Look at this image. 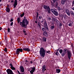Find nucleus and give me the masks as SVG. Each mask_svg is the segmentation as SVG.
<instances>
[{
  "instance_id": "1",
  "label": "nucleus",
  "mask_w": 74,
  "mask_h": 74,
  "mask_svg": "<svg viewBox=\"0 0 74 74\" xmlns=\"http://www.w3.org/2000/svg\"><path fill=\"white\" fill-rule=\"evenodd\" d=\"M46 51L45 49L42 47L40 48V50L39 51V53L41 57L42 58H44L45 55V52Z\"/></svg>"
},
{
  "instance_id": "2",
  "label": "nucleus",
  "mask_w": 74,
  "mask_h": 74,
  "mask_svg": "<svg viewBox=\"0 0 74 74\" xmlns=\"http://www.w3.org/2000/svg\"><path fill=\"white\" fill-rule=\"evenodd\" d=\"M25 23H27V25H28V24H29V21H27V19H23L22 21V22H21L20 23V25H21L22 27H25L26 26Z\"/></svg>"
},
{
  "instance_id": "3",
  "label": "nucleus",
  "mask_w": 74,
  "mask_h": 74,
  "mask_svg": "<svg viewBox=\"0 0 74 74\" xmlns=\"http://www.w3.org/2000/svg\"><path fill=\"white\" fill-rule=\"evenodd\" d=\"M50 11L51 12H52L55 16H58L59 15V13L58 12V11H56L53 9H51Z\"/></svg>"
},
{
  "instance_id": "4",
  "label": "nucleus",
  "mask_w": 74,
  "mask_h": 74,
  "mask_svg": "<svg viewBox=\"0 0 74 74\" xmlns=\"http://www.w3.org/2000/svg\"><path fill=\"white\" fill-rule=\"evenodd\" d=\"M23 49H22L18 48L16 49V53L17 55H19L20 52H23Z\"/></svg>"
},
{
  "instance_id": "5",
  "label": "nucleus",
  "mask_w": 74,
  "mask_h": 74,
  "mask_svg": "<svg viewBox=\"0 0 74 74\" xmlns=\"http://www.w3.org/2000/svg\"><path fill=\"white\" fill-rule=\"evenodd\" d=\"M31 69H32L31 71H30V72L31 74H33V72H34V71L36 70V67L34 66L33 67H31Z\"/></svg>"
},
{
  "instance_id": "6",
  "label": "nucleus",
  "mask_w": 74,
  "mask_h": 74,
  "mask_svg": "<svg viewBox=\"0 0 74 74\" xmlns=\"http://www.w3.org/2000/svg\"><path fill=\"white\" fill-rule=\"evenodd\" d=\"M67 55L68 58L70 60L71 58V52L69 51H67Z\"/></svg>"
},
{
  "instance_id": "7",
  "label": "nucleus",
  "mask_w": 74,
  "mask_h": 74,
  "mask_svg": "<svg viewBox=\"0 0 74 74\" xmlns=\"http://www.w3.org/2000/svg\"><path fill=\"white\" fill-rule=\"evenodd\" d=\"M6 72H7L8 74H14L12 71L10 69H8L7 70Z\"/></svg>"
},
{
  "instance_id": "8",
  "label": "nucleus",
  "mask_w": 74,
  "mask_h": 74,
  "mask_svg": "<svg viewBox=\"0 0 74 74\" xmlns=\"http://www.w3.org/2000/svg\"><path fill=\"white\" fill-rule=\"evenodd\" d=\"M56 1V0H52V1H51V3L52 7L55 6V4H55V3Z\"/></svg>"
},
{
  "instance_id": "9",
  "label": "nucleus",
  "mask_w": 74,
  "mask_h": 74,
  "mask_svg": "<svg viewBox=\"0 0 74 74\" xmlns=\"http://www.w3.org/2000/svg\"><path fill=\"white\" fill-rule=\"evenodd\" d=\"M44 26L47 30V31H49V29L48 28V25H47V23L46 21L45 22Z\"/></svg>"
},
{
  "instance_id": "10",
  "label": "nucleus",
  "mask_w": 74,
  "mask_h": 74,
  "mask_svg": "<svg viewBox=\"0 0 74 74\" xmlns=\"http://www.w3.org/2000/svg\"><path fill=\"white\" fill-rule=\"evenodd\" d=\"M43 36L45 37H48V32L46 31H45L43 33Z\"/></svg>"
},
{
  "instance_id": "11",
  "label": "nucleus",
  "mask_w": 74,
  "mask_h": 74,
  "mask_svg": "<svg viewBox=\"0 0 74 74\" xmlns=\"http://www.w3.org/2000/svg\"><path fill=\"white\" fill-rule=\"evenodd\" d=\"M65 12H66L67 15H68V16H70V13L69 10L67 9H66L65 10Z\"/></svg>"
},
{
  "instance_id": "12",
  "label": "nucleus",
  "mask_w": 74,
  "mask_h": 74,
  "mask_svg": "<svg viewBox=\"0 0 74 74\" xmlns=\"http://www.w3.org/2000/svg\"><path fill=\"white\" fill-rule=\"evenodd\" d=\"M23 50L25 51H27V52H30V49L28 48H23Z\"/></svg>"
},
{
  "instance_id": "13",
  "label": "nucleus",
  "mask_w": 74,
  "mask_h": 74,
  "mask_svg": "<svg viewBox=\"0 0 74 74\" xmlns=\"http://www.w3.org/2000/svg\"><path fill=\"white\" fill-rule=\"evenodd\" d=\"M20 68L21 72H22V73L24 72L25 71V69H24V68H23V66H20Z\"/></svg>"
},
{
  "instance_id": "14",
  "label": "nucleus",
  "mask_w": 74,
  "mask_h": 74,
  "mask_svg": "<svg viewBox=\"0 0 74 74\" xmlns=\"http://www.w3.org/2000/svg\"><path fill=\"white\" fill-rule=\"evenodd\" d=\"M14 4L13 5L14 8H16V5H18V3L17 2V0H15L14 1Z\"/></svg>"
},
{
  "instance_id": "15",
  "label": "nucleus",
  "mask_w": 74,
  "mask_h": 74,
  "mask_svg": "<svg viewBox=\"0 0 74 74\" xmlns=\"http://www.w3.org/2000/svg\"><path fill=\"white\" fill-rule=\"evenodd\" d=\"M45 70H46V66H45V65H44L42 66V72L44 73V71H45Z\"/></svg>"
},
{
  "instance_id": "16",
  "label": "nucleus",
  "mask_w": 74,
  "mask_h": 74,
  "mask_svg": "<svg viewBox=\"0 0 74 74\" xmlns=\"http://www.w3.org/2000/svg\"><path fill=\"white\" fill-rule=\"evenodd\" d=\"M8 7H9V6L8 5V7L6 8V12H7L9 13V12H10V8Z\"/></svg>"
},
{
  "instance_id": "17",
  "label": "nucleus",
  "mask_w": 74,
  "mask_h": 74,
  "mask_svg": "<svg viewBox=\"0 0 74 74\" xmlns=\"http://www.w3.org/2000/svg\"><path fill=\"white\" fill-rule=\"evenodd\" d=\"M42 42H46L47 41V38L45 37H43L42 39L41 40Z\"/></svg>"
},
{
  "instance_id": "18",
  "label": "nucleus",
  "mask_w": 74,
  "mask_h": 74,
  "mask_svg": "<svg viewBox=\"0 0 74 74\" xmlns=\"http://www.w3.org/2000/svg\"><path fill=\"white\" fill-rule=\"evenodd\" d=\"M66 0H62L61 4H62V5H64V4L66 3Z\"/></svg>"
},
{
  "instance_id": "19",
  "label": "nucleus",
  "mask_w": 74,
  "mask_h": 74,
  "mask_svg": "<svg viewBox=\"0 0 74 74\" xmlns=\"http://www.w3.org/2000/svg\"><path fill=\"white\" fill-rule=\"evenodd\" d=\"M54 6L53 7H56V8H57V7H58V2H56L55 4V5H54Z\"/></svg>"
},
{
  "instance_id": "20",
  "label": "nucleus",
  "mask_w": 74,
  "mask_h": 74,
  "mask_svg": "<svg viewBox=\"0 0 74 74\" xmlns=\"http://www.w3.org/2000/svg\"><path fill=\"white\" fill-rule=\"evenodd\" d=\"M42 7L43 8H45V10H47V8H48V6H47V5H43Z\"/></svg>"
},
{
  "instance_id": "21",
  "label": "nucleus",
  "mask_w": 74,
  "mask_h": 74,
  "mask_svg": "<svg viewBox=\"0 0 74 74\" xmlns=\"http://www.w3.org/2000/svg\"><path fill=\"white\" fill-rule=\"evenodd\" d=\"M56 72L57 73H59L60 72V70L59 69H56Z\"/></svg>"
},
{
  "instance_id": "22",
  "label": "nucleus",
  "mask_w": 74,
  "mask_h": 74,
  "mask_svg": "<svg viewBox=\"0 0 74 74\" xmlns=\"http://www.w3.org/2000/svg\"><path fill=\"white\" fill-rule=\"evenodd\" d=\"M73 15V16H74V12L72 11H70V15Z\"/></svg>"
},
{
  "instance_id": "23",
  "label": "nucleus",
  "mask_w": 74,
  "mask_h": 74,
  "mask_svg": "<svg viewBox=\"0 0 74 74\" xmlns=\"http://www.w3.org/2000/svg\"><path fill=\"white\" fill-rule=\"evenodd\" d=\"M54 28H55V25L51 26L50 27L51 30H54Z\"/></svg>"
},
{
  "instance_id": "24",
  "label": "nucleus",
  "mask_w": 74,
  "mask_h": 74,
  "mask_svg": "<svg viewBox=\"0 0 74 74\" xmlns=\"http://www.w3.org/2000/svg\"><path fill=\"white\" fill-rule=\"evenodd\" d=\"M60 16L61 17V20H63V17H64L63 14H61Z\"/></svg>"
},
{
  "instance_id": "25",
  "label": "nucleus",
  "mask_w": 74,
  "mask_h": 74,
  "mask_svg": "<svg viewBox=\"0 0 74 74\" xmlns=\"http://www.w3.org/2000/svg\"><path fill=\"white\" fill-rule=\"evenodd\" d=\"M46 30L47 29H46L45 28L43 27L42 28V31H43V32H46Z\"/></svg>"
},
{
  "instance_id": "26",
  "label": "nucleus",
  "mask_w": 74,
  "mask_h": 74,
  "mask_svg": "<svg viewBox=\"0 0 74 74\" xmlns=\"http://www.w3.org/2000/svg\"><path fill=\"white\" fill-rule=\"evenodd\" d=\"M25 15V13L24 12H23V13L22 14H21L20 15V17H21V18L23 17V16Z\"/></svg>"
},
{
  "instance_id": "27",
  "label": "nucleus",
  "mask_w": 74,
  "mask_h": 74,
  "mask_svg": "<svg viewBox=\"0 0 74 74\" xmlns=\"http://www.w3.org/2000/svg\"><path fill=\"white\" fill-rule=\"evenodd\" d=\"M67 51V49H64L63 50V52L65 53H66V51Z\"/></svg>"
},
{
  "instance_id": "28",
  "label": "nucleus",
  "mask_w": 74,
  "mask_h": 74,
  "mask_svg": "<svg viewBox=\"0 0 74 74\" xmlns=\"http://www.w3.org/2000/svg\"><path fill=\"white\" fill-rule=\"evenodd\" d=\"M50 23H51V25H50L51 26H54V23H53V22H51Z\"/></svg>"
},
{
  "instance_id": "29",
  "label": "nucleus",
  "mask_w": 74,
  "mask_h": 74,
  "mask_svg": "<svg viewBox=\"0 0 74 74\" xmlns=\"http://www.w3.org/2000/svg\"><path fill=\"white\" fill-rule=\"evenodd\" d=\"M59 22L60 23L59 24V25L60 26H62V23H60V22L59 21H57V22Z\"/></svg>"
},
{
  "instance_id": "30",
  "label": "nucleus",
  "mask_w": 74,
  "mask_h": 74,
  "mask_svg": "<svg viewBox=\"0 0 74 74\" xmlns=\"http://www.w3.org/2000/svg\"><path fill=\"white\" fill-rule=\"evenodd\" d=\"M63 15L64 16V19H66V18H67V15L66 14H63Z\"/></svg>"
},
{
  "instance_id": "31",
  "label": "nucleus",
  "mask_w": 74,
  "mask_h": 74,
  "mask_svg": "<svg viewBox=\"0 0 74 74\" xmlns=\"http://www.w3.org/2000/svg\"><path fill=\"white\" fill-rule=\"evenodd\" d=\"M65 55V52H63L62 53V54H61V55H62V56H64V55Z\"/></svg>"
},
{
  "instance_id": "32",
  "label": "nucleus",
  "mask_w": 74,
  "mask_h": 74,
  "mask_svg": "<svg viewBox=\"0 0 74 74\" xmlns=\"http://www.w3.org/2000/svg\"><path fill=\"white\" fill-rule=\"evenodd\" d=\"M55 55H56V56H59V53H58V51H56V52Z\"/></svg>"
},
{
  "instance_id": "33",
  "label": "nucleus",
  "mask_w": 74,
  "mask_h": 74,
  "mask_svg": "<svg viewBox=\"0 0 74 74\" xmlns=\"http://www.w3.org/2000/svg\"><path fill=\"white\" fill-rule=\"evenodd\" d=\"M28 62H29V61H28L27 60H25V64H26V65H27V64H28L27 63Z\"/></svg>"
},
{
  "instance_id": "34",
  "label": "nucleus",
  "mask_w": 74,
  "mask_h": 74,
  "mask_svg": "<svg viewBox=\"0 0 74 74\" xmlns=\"http://www.w3.org/2000/svg\"><path fill=\"white\" fill-rule=\"evenodd\" d=\"M36 17H38V16L39 15V13H38V12H36Z\"/></svg>"
},
{
  "instance_id": "35",
  "label": "nucleus",
  "mask_w": 74,
  "mask_h": 74,
  "mask_svg": "<svg viewBox=\"0 0 74 74\" xmlns=\"http://www.w3.org/2000/svg\"><path fill=\"white\" fill-rule=\"evenodd\" d=\"M8 33H11V31H10V28H8Z\"/></svg>"
},
{
  "instance_id": "36",
  "label": "nucleus",
  "mask_w": 74,
  "mask_h": 74,
  "mask_svg": "<svg viewBox=\"0 0 74 74\" xmlns=\"http://www.w3.org/2000/svg\"><path fill=\"white\" fill-rule=\"evenodd\" d=\"M58 7L57 8L58 9V10L59 11H60L61 10V8H60L59 7Z\"/></svg>"
},
{
  "instance_id": "37",
  "label": "nucleus",
  "mask_w": 74,
  "mask_h": 74,
  "mask_svg": "<svg viewBox=\"0 0 74 74\" xmlns=\"http://www.w3.org/2000/svg\"><path fill=\"white\" fill-rule=\"evenodd\" d=\"M59 51L60 53H62L63 52V50L62 49H60Z\"/></svg>"
},
{
  "instance_id": "38",
  "label": "nucleus",
  "mask_w": 74,
  "mask_h": 74,
  "mask_svg": "<svg viewBox=\"0 0 74 74\" xmlns=\"http://www.w3.org/2000/svg\"><path fill=\"white\" fill-rule=\"evenodd\" d=\"M11 69H12V70H15V67L12 66V67H11Z\"/></svg>"
},
{
  "instance_id": "39",
  "label": "nucleus",
  "mask_w": 74,
  "mask_h": 74,
  "mask_svg": "<svg viewBox=\"0 0 74 74\" xmlns=\"http://www.w3.org/2000/svg\"><path fill=\"white\" fill-rule=\"evenodd\" d=\"M4 51L5 52H7L8 50L6 47L5 48Z\"/></svg>"
},
{
  "instance_id": "40",
  "label": "nucleus",
  "mask_w": 74,
  "mask_h": 74,
  "mask_svg": "<svg viewBox=\"0 0 74 74\" xmlns=\"http://www.w3.org/2000/svg\"><path fill=\"white\" fill-rule=\"evenodd\" d=\"M47 53H49V54H50L51 53V51H50V50H48V51H47Z\"/></svg>"
},
{
  "instance_id": "41",
  "label": "nucleus",
  "mask_w": 74,
  "mask_h": 74,
  "mask_svg": "<svg viewBox=\"0 0 74 74\" xmlns=\"http://www.w3.org/2000/svg\"><path fill=\"white\" fill-rule=\"evenodd\" d=\"M68 26H69L71 27L72 26H73V25H72V23H70L69 24Z\"/></svg>"
},
{
  "instance_id": "42",
  "label": "nucleus",
  "mask_w": 74,
  "mask_h": 74,
  "mask_svg": "<svg viewBox=\"0 0 74 74\" xmlns=\"http://www.w3.org/2000/svg\"><path fill=\"white\" fill-rule=\"evenodd\" d=\"M47 11H48V10H50V8H49V6H48V8L47 9Z\"/></svg>"
},
{
  "instance_id": "43",
  "label": "nucleus",
  "mask_w": 74,
  "mask_h": 74,
  "mask_svg": "<svg viewBox=\"0 0 74 74\" xmlns=\"http://www.w3.org/2000/svg\"><path fill=\"white\" fill-rule=\"evenodd\" d=\"M38 26H39V27H40V22H38Z\"/></svg>"
},
{
  "instance_id": "44",
  "label": "nucleus",
  "mask_w": 74,
  "mask_h": 74,
  "mask_svg": "<svg viewBox=\"0 0 74 74\" xmlns=\"http://www.w3.org/2000/svg\"><path fill=\"white\" fill-rule=\"evenodd\" d=\"M47 11L48 13H49V14H51V9L48 10H47Z\"/></svg>"
},
{
  "instance_id": "45",
  "label": "nucleus",
  "mask_w": 74,
  "mask_h": 74,
  "mask_svg": "<svg viewBox=\"0 0 74 74\" xmlns=\"http://www.w3.org/2000/svg\"><path fill=\"white\" fill-rule=\"evenodd\" d=\"M17 21H21V19H20V18L18 17L17 19Z\"/></svg>"
},
{
  "instance_id": "46",
  "label": "nucleus",
  "mask_w": 74,
  "mask_h": 74,
  "mask_svg": "<svg viewBox=\"0 0 74 74\" xmlns=\"http://www.w3.org/2000/svg\"><path fill=\"white\" fill-rule=\"evenodd\" d=\"M42 18V16H40L39 17V19L41 20Z\"/></svg>"
},
{
  "instance_id": "47",
  "label": "nucleus",
  "mask_w": 74,
  "mask_h": 74,
  "mask_svg": "<svg viewBox=\"0 0 74 74\" xmlns=\"http://www.w3.org/2000/svg\"><path fill=\"white\" fill-rule=\"evenodd\" d=\"M23 33H26V31L25 30V29H23Z\"/></svg>"
},
{
  "instance_id": "48",
  "label": "nucleus",
  "mask_w": 74,
  "mask_h": 74,
  "mask_svg": "<svg viewBox=\"0 0 74 74\" xmlns=\"http://www.w3.org/2000/svg\"><path fill=\"white\" fill-rule=\"evenodd\" d=\"M13 21L14 20L12 19V18H11L10 20V22H12V21Z\"/></svg>"
},
{
  "instance_id": "49",
  "label": "nucleus",
  "mask_w": 74,
  "mask_h": 74,
  "mask_svg": "<svg viewBox=\"0 0 74 74\" xmlns=\"http://www.w3.org/2000/svg\"><path fill=\"white\" fill-rule=\"evenodd\" d=\"M48 21H51V18H48Z\"/></svg>"
},
{
  "instance_id": "50",
  "label": "nucleus",
  "mask_w": 74,
  "mask_h": 74,
  "mask_svg": "<svg viewBox=\"0 0 74 74\" xmlns=\"http://www.w3.org/2000/svg\"><path fill=\"white\" fill-rule=\"evenodd\" d=\"M13 22H12L10 23V26H12L13 25Z\"/></svg>"
},
{
  "instance_id": "51",
  "label": "nucleus",
  "mask_w": 74,
  "mask_h": 74,
  "mask_svg": "<svg viewBox=\"0 0 74 74\" xmlns=\"http://www.w3.org/2000/svg\"><path fill=\"white\" fill-rule=\"evenodd\" d=\"M10 65L11 66V67H13V65L11 63L10 64Z\"/></svg>"
},
{
  "instance_id": "52",
  "label": "nucleus",
  "mask_w": 74,
  "mask_h": 74,
  "mask_svg": "<svg viewBox=\"0 0 74 74\" xmlns=\"http://www.w3.org/2000/svg\"><path fill=\"white\" fill-rule=\"evenodd\" d=\"M71 47H72V48H74V45H73V44H71Z\"/></svg>"
},
{
  "instance_id": "53",
  "label": "nucleus",
  "mask_w": 74,
  "mask_h": 74,
  "mask_svg": "<svg viewBox=\"0 0 74 74\" xmlns=\"http://www.w3.org/2000/svg\"><path fill=\"white\" fill-rule=\"evenodd\" d=\"M27 23H26L25 25V28H26L27 27Z\"/></svg>"
},
{
  "instance_id": "54",
  "label": "nucleus",
  "mask_w": 74,
  "mask_h": 74,
  "mask_svg": "<svg viewBox=\"0 0 74 74\" xmlns=\"http://www.w3.org/2000/svg\"><path fill=\"white\" fill-rule=\"evenodd\" d=\"M35 22L36 23H37V20L35 21Z\"/></svg>"
},
{
  "instance_id": "55",
  "label": "nucleus",
  "mask_w": 74,
  "mask_h": 74,
  "mask_svg": "<svg viewBox=\"0 0 74 74\" xmlns=\"http://www.w3.org/2000/svg\"><path fill=\"white\" fill-rule=\"evenodd\" d=\"M2 30V27H0V30Z\"/></svg>"
},
{
  "instance_id": "56",
  "label": "nucleus",
  "mask_w": 74,
  "mask_h": 74,
  "mask_svg": "<svg viewBox=\"0 0 74 74\" xmlns=\"http://www.w3.org/2000/svg\"><path fill=\"white\" fill-rule=\"evenodd\" d=\"M14 0H12L11 1V3H14Z\"/></svg>"
},
{
  "instance_id": "57",
  "label": "nucleus",
  "mask_w": 74,
  "mask_h": 74,
  "mask_svg": "<svg viewBox=\"0 0 74 74\" xmlns=\"http://www.w3.org/2000/svg\"><path fill=\"white\" fill-rule=\"evenodd\" d=\"M30 63H31V64H32V63H33V61H30Z\"/></svg>"
},
{
  "instance_id": "58",
  "label": "nucleus",
  "mask_w": 74,
  "mask_h": 74,
  "mask_svg": "<svg viewBox=\"0 0 74 74\" xmlns=\"http://www.w3.org/2000/svg\"><path fill=\"white\" fill-rule=\"evenodd\" d=\"M17 72H18V73L19 74L20 73V72H19V71L18 70H17Z\"/></svg>"
},
{
  "instance_id": "59",
  "label": "nucleus",
  "mask_w": 74,
  "mask_h": 74,
  "mask_svg": "<svg viewBox=\"0 0 74 74\" xmlns=\"http://www.w3.org/2000/svg\"><path fill=\"white\" fill-rule=\"evenodd\" d=\"M26 19V18L25 16L24 17V18L23 19Z\"/></svg>"
},
{
  "instance_id": "60",
  "label": "nucleus",
  "mask_w": 74,
  "mask_h": 74,
  "mask_svg": "<svg viewBox=\"0 0 74 74\" xmlns=\"http://www.w3.org/2000/svg\"><path fill=\"white\" fill-rule=\"evenodd\" d=\"M45 12H47V11H48V10H45Z\"/></svg>"
},
{
  "instance_id": "61",
  "label": "nucleus",
  "mask_w": 74,
  "mask_h": 74,
  "mask_svg": "<svg viewBox=\"0 0 74 74\" xmlns=\"http://www.w3.org/2000/svg\"><path fill=\"white\" fill-rule=\"evenodd\" d=\"M2 5H3V4H0V6H1Z\"/></svg>"
},
{
  "instance_id": "62",
  "label": "nucleus",
  "mask_w": 74,
  "mask_h": 74,
  "mask_svg": "<svg viewBox=\"0 0 74 74\" xmlns=\"http://www.w3.org/2000/svg\"><path fill=\"white\" fill-rule=\"evenodd\" d=\"M72 9L73 10H74V7H73L72 8Z\"/></svg>"
},
{
  "instance_id": "63",
  "label": "nucleus",
  "mask_w": 74,
  "mask_h": 74,
  "mask_svg": "<svg viewBox=\"0 0 74 74\" xmlns=\"http://www.w3.org/2000/svg\"><path fill=\"white\" fill-rule=\"evenodd\" d=\"M38 18V17H37L36 18V19L37 20V18Z\"/></svg>"
},
{
  "instance_id": "64",
  "label": "nucleus",
  "mask_w": 74,
  "mask_h": 74,
  "mask_svg": "<svg viewBox=\"0 0 74 74\" xmlns=\"http://www.w3.org/2000/svg\"><path fill=\"white\" fill-rule=\"evenodd\" d=\"M3 45H4L3 44V43H2V44H1V46H3Z\"/></svg>"
}]
</instances>
